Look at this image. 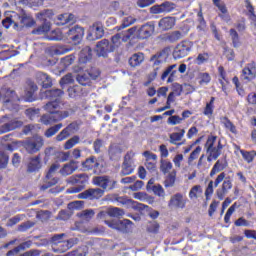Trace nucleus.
Returning <instances> with one entry per match:
<instances>
[{
	"mask_svg": "<svg viewBox=\"0 0 256 256\" xmlns=\"http://www.w3.org/2000/svg\"><path fill=\"white\" fill-rule=\"evenodd\" d=\"M61 107V101H50L44 106L45 111L49 114H44L40 118L42 125H53L58 121H63L69 117V111H59Z\"/></svg>",
	"mask_w": 256,
	"mask_h": 256,
	"instance_id": "obj_1",
	"label": "nucleus"
},
{
	"mask_svg": "<svg viewBox=\"0 0 256 256\" xmlns=\"http://www.w3.org/2000/svg\"><path fill=\"white\" fill-rule=\"evenodd\" d=\"M85 35V29L81 26H74L70 28L65 34L61 31H52L51 35L48 36L49 41H64L72 45H79Z\"/></svg>",
	"mask_w": 256,
	"mask_h": 256,
	"instance_id": "obj_2",
	"label": "nucleus"
},
{
	"mask_svg": "<svg viewBox=\"0 0 256 256\" xmlns=\"http://www.w3.org/2000/svg\"><path fill=\"white\" fill-rule=\"evenodd\" d=\"M215 143H217V136H208L204 145L206 153L208 155V163H211V161H217V159H219V157H221V154L223 153V143H221V140H218L217 146H215Z\"/></svg>",
	"mask_w": 256,
	"mask_h": 256,
	"instance_id": "obj_3",
	"label": "nucleus"
},
{
	"mask_svg": "<svg viewBox=\"0 0 256 256\" xmlns=\"http://www.w3.org/2000/svg\"><path fill=\"white\" fill-rule=\"evenodd\" d=\"M222 185L216 190V197L223 201L225 195L233 189V178L231 176H226L225 172H221L216 179L214 180V187H219V184Z\"/></svg>",
	"mask_w": 256,
	"mask_h": 256,
	"instance_id": "obj_4",
	"label": "nucleus"
},
{
	"mask_svg": "<svg viewBox=\"0 0 256 256\" xmlns=\"http://www.w3.org/2000/svg\"><path fill=\"white\" fill-rule=\"evenodd\" d=\"M53 10L46 9L41 11L40 13L37 14V18L40 21H44L40 26L37 28H34L31 31L32 35H45V33H49L51 31V22H49V19H53Z\"/></svg>",
	"mask_w": 256,
	"mask_h": 256,
	"instance_id": "obj_5",
	"label": "nucleus"
},
{
	"mask_svg": "<svg viewBox=\"0 0 256 256\" xmlns=\"http://www.w3.org/2000/svg\"><path fill=\"white\" fill-rule=\"evenodd\" d=\"M68 183H70V185H78L68 189V193H81V191L85 189V185L89 183V175L85 173L72 175L68 179Z\"/></svg>",
	"mask_w": 256,
	"mask_h": 256,
	"instance_id": "obj_6",
	"label": "nucleus"
},
{
	"mask_svg": "<svg viewBox=\"0 0 256 256\" xmlns=\"http://www.w3.org/2000/svg\"><path fill=\"white\" fill-rule=\"evenodd\" d=\"M192 49H193V42L189 40H183L176 45L172 55L174 59H183L184 57H187V55L191 53Z\"/></svg>",
	"mask_w": 256,
	"mask_h": 256,
	"instance_id": "obj_7",
	"label": "nucleus"
},
{
	"mask_svg": "<svg viewBox=\"0 0 256 256\" xmlns=\"http://www.w3.org/2000/svg\"><path fill=\"white\" fill-rule=\"evenodd\" d=\"M0 123H4L0 126V135L9 133V131H15L16 129H21L25 122L19 120V118H13L8 120H0Z\"/></svg>",
	"mask_w": 256,
	"mask_h": 256,
	"instance_id": "obj_8",
	"label": "nucleus"
},
{
	"mask_svg": "<svg viewBox=\"0 0 256 256\" xmlns=\"http://www.w3.org/2000/svg\"><path fill=\"white\" fill-rule=\"evenodd\" d=\"M43 145H45V140H43L41 137H36L23 143L24 149H26L27 153H29L30 155L41 151Z\"/></svg>",
	"mask_w": 256,
	"mask_h": 256,
	"instance_id": "obj_9",
	"label": "nucleus"
},
{
	"mask_svg": "<svg viewBox=\"0 0 256 256\" xmlns=\"http://www.w3.org/2000/svg\"><path fill=\"white\" fill-rule=\"evenodd\" d=\"M241 79L246 81L247 83H251V81H255L256 79V63L255 61H251L247 63L241 72Z\"/></svg>",
	"mask_w": 256,
	"mask_h": 256,
	"instance_id": "obj_10",
	"label": "nucleus"
},
{
	"mask_svg": "<svg viewBox=\"0 0 256 256\" xmlns=\"http://www.w3.org/2000/svg\"><path fill=\"white\" fill-rule=\"evenodd\" d=\"M105 195V191L101 188H89L78 194V199H88V201H95L101 199Z\"/></svg>",
	"mask_w": 256,
	"mask_h": 256,
	"instance_id": "obj_11",
	"label": "nucleus"
},
{
	"mask_svg": "<svg viewBox=\"0 0 256 256\" xmlns=\"http://www.w3.org/2000/svg\"><path fill=\"white\" fill-rule=\"evenodd\" d=\"M115 51V46L109 42L107 39L99 41L96 45V53L99 57H107L109 53Z\"/></svg>",
	"mask_w": 256,
	"mask_h": 256,
	"instance_id": "obj_12",
	"label": "nucleus"
},
{
	"mask_svg": "<svg viewBox=\"0 0 256 256\" xmlns=\"http://www.w3.org/2000/svg\"><path fill=\"white\" fill-rule=\"evenodd\" d=\"M21 19H23V12L21 14L17 12H11L9 17L2 20V25L5 29H9L11 25H14L15 29H19L21 26Z\"/></svg>",
	"mask_w": 256,
	"mask_h": 256,
	"instance_id": "obj_13",
	"label": "nucleus"
},
{
	"mask_svg": "<svg viewBox=\"0 0 256 256\" xmlns=\"http://www.w3.org/2000/svg\"><path fill=\"white\" fill-rule=\"evenodd\" d=\"M155 33V24L153 22H148L142 25L136 32V39H140L141 41L145 39H149L151 35Z\"/></svg>",
	"mask_w": 256,
	"mask_h": 256,
	"instance_id": "obj_14",
	"label": "nucleus"
},
{
	"mask_svg": "<svg viewBox=\"0 0 256 256\" xmlns=\"http://www.w3.org/2000/svg\"><path fill=\"white\" fill-rule=\"evenodd\" d=\"M64 236L65 234H57L52 237L53 243H57L58 241V250L60 251V253H65V251H69V249H71V247L75 245V239L73 238L61 242V239H63Z\"/></svg>",
	"mask_w": 256,
	"mask_h": 256,
	"instance_id": "obj_15",
	"label": "nucleus"
},
{
	"mask_svg": "<svg viewBox=\"0 0 256 256\" xmlns=\"http://www.w3.org/2000/svg\"><path fill=\"white\" fill-rule=\"evenodd\" d=\"M172 11H175V3L165 1L162 4L154 5L150 8V12L153 13V15H160L161 13H171Z\"/></svg>",
	"mask_w": 256,
	"mask_h": 256,
	"instance_id": "obj_16",
	"label": "nucleus"
},
{
	"mask_svg": "<svg viewBox=\"0 0 256 256\" xmlns=\"http://www.w3.org/2000/svg\"><path fill=\"white\" fill-rule=\"evenodd\" d=\"M143 157H145V167L150 173L157 171V154L151 151H144Z\"/></svg>",
	"mask_w": 256,
	"mask_h": 256,
	"instance_id": "obj_17",
	"label": "nucleus"
},
{
	"mask_svg": "<svg viewBox=\"0 0 256 256\" xmlns=\"http://www.w3.org/2000/svg\"><path fill=\"white\" fill-rule=\"evenodd\" d=\"M135 172V164L133 163V158H131V154L127 153L124 156V161L122 163V169L120 171V175L125 177L127 175H131Z\"/></svg>",
	"mask_w": 256,
	"mask_h": 256,
	"instance_id": "obj_18",
	"label": "nucleus"
},
{
	"mask_svg": "<svg viewBox=\"0 0 256 256\" xmlns=\"http://www.w3.org/2000/svg\"><path fill=\"white\" fill-rule=\"evenodd\" d=\"M212 3L220 11L218 17H220L225 23H230L231 15H229V10H227V5L223 2V0H212Z\"/></svg>",
	"mask_w": 256,
	"mask_h": 256,
	"instance_id": "obj_19",
	"label": "nucleus"
},
{
	"mask_svg": "<svg viewBox=\"0 0 256 256\" xmlns=\"http://www.w3.org/2000/svg\"><path fill=\"white\" fill-rule=\"evenodd\" d=\"M169 51L170 49L168 47L163 48L156 54H154L151 58L150 61L153 63L154 67H159L160 65H163L165 61H167V58L169 57Z\"/></svg>",
	"mask_w": 256,
	"mask_h": 256,
	"instance_id": "obj_20",
	"label": "nucleus"
},
{
	"mask_svg": "<svg viewBox=\"0 0 256 256\" xmlns=\"http://www.w3.org/2000/svg\"><path fill=\"white\" fill-rule=\"evenodd\" d=\"M125 215V211L121 208H109L108 210H101L96 218L100 220H104L108 217H123Z\"/></svg>",
	"mask_w": 256,
	"mask_h": 256,
	"instance_id": "obj_21",
	"label": "nucleus"
},
{
	"mask_svg": "<svg viewBox=\"0 0 256 256\" xmlns=\"http://www.w3.org/2000/svg\"><path fill=\"white\" fill-rule=\"evenodd\" d=\"M174 131L179 132H173L169 135V143L171 145H177V147H181V145H185V140L182 142H179L185 137V129H180L178 126L174 128Z\"/></svg>",
	"mask_w": 256,
	"mask_h": 256,
	"instance_id": "obj_22",
	"label": "nucleus"
},
{
	"mask_svg": "<svg viewBox=\"0 0 256 256\" xmlns=\"http://www.w3.org/2000/svg\"><path fill=\"white\" fill-rule=\"evenodd\" d=\"M43 162H41V155H37L29 159L27 164V173H37L41 171Z\"/></svg>",
	"mask_w": 256,
	"mask_h": 256,
	"instance_id": "obj_23",
	"label": "nucleus"
},
{
	"mask_svg": "<svg viewBox=\"0 0 256 256\" xmlns=\"http://www.w3.org/2000/svg\"><path fill=\"white\" fill-rule=\"evenodd\" d=\"M176 23L177 19L175 17L166 16L159 20L158 27L160 31H171Z\"/></svg>",
	"mask_w": 256,
	"mask_h": 256,
	"instance_id": "obj_24",
	"label": "nucleus"
},
{
	"mask_svg": "<svg viewBox=\"0 0 256 256\" xmlns=\"http://www.w3.org/2000/svg\"><path fill=\"white\" fill-rule=\"evenodd\" d=\"M227 167H229V162H227V157L218 159L210 171V174H209L210 177H215L217 173H221V171H225Z\"/></svg>",
	"mask_w": 256,
	"mask_h": 256,
	"instance_id": "obj_25",
	"label": "nucleus"
},
{
	"mask_svg": "<svg viewBox=\"0 0 256 256\" xmlns=\"http://www.w3.org/2000/svg\"><path fill=\"white\" fill-rule=\"evenodd\" d=\"M68 96L71 99H79L80 97H87L88 91L83 89V87L79 85H74L68 88Z\"/></svg>",
	"mask_w": 256,
	"mask_h": 256,
	"instance_id": "obj_26",
	"label": "nucleus"
},
{
	"mask_svg": "<svg viewBox=\"0 0 256 256\" xmlns=\"http://www.w3.org/2000/svg\"><path fill=\"white\" fill-rule=\"evenodd\" d=\"M104 223L110 227V229H115L116 231H124L127 228V225L131 223V220L124 219L121 220H105Z\"/></svg>",
	"mask_w": 256,
	"mask_h": 256,
	"instance_id": "obj_27",
	"label": "nucleus"
},
{
	"mask_svg": "<svg viewBox=\"0 0 256 256\" xmlns=\"http://www.w3.org/2000/svg\"><path fill=\"white\" fill-rule=\"evenodd\" d=\"M75 23V15L69 14V13H64L60 14L56 18V25L58 27H63V25H73Z\"/></svg>",
	"mask_w": 256,
	"mask_h": 256,
	"instance_id": "obj_28",
	"label": "nucleus"
},
{
	"mask_svg": "<svg viewBox=\"0 0 256 256\" xmlns=\"http://www.w3.org/2000/svg\"><path fill=\"white\" fill-rule=\"evenodd\" d=\"M106 172H107V161H105V158L103 156H99L98 158H96L94 162L93 173L95 175H101Z\"/></svg>",
	"mask_w": 256,
	"mask_h": 256,
	"instance_id": "obj_29",
	"label": "nucleus"
},
{
	"mask_svg": "<svg viewBox=\"0 0 256 256\" xmlns=\"http://www.w3.org/2000/svg\"><path fill=\"white\" fill-rule=\"evenodd\" d=\"M65 95V91L62 89H50L44 92L45 99H49L50 101H61V97Z\"/></svg>",
	"mask_w": 256,
	"mask_h": 256,
	"instance_id": "obj_30",
	"label": "nucleus"
},
{
	"mask_svg": "<svg viewBox=\"0 0 256 256\" xmlns=\"http://www.w3.org/2000/svg\"><path fill=\"white\" fill-rule=\"evenodd\" d=\"M93 59V50L89 46H85L79 53V64L85 65V63H89V61Z\"/></svg>",
	"mask_w": 256,
	"mask_h": 256,
	"instance_id": "obj_31",
	"label": "nucleus"
},
{
	"mask_svg": "<svg viewBox=\"0 0 256 256\" xmlns=\"http://www.w3.org/2000/svg\"><path fill=\"white\" fill-rule=\"evenodd\" d=\"M122 153L123 149L117 144H112L108 148V157L110 161H119V159H121Z\"/></svg>",
	"mask_w": 256,
	"mask_h": 256,
	"instance_id": "obj_32",
	"label": "nucleus"
},
{
	"mask_svg": "<svg viewBox=\"0 0 256 256\" xmlns=\"http://www.w3.org/2000/svg\"><path fill=\"white\" fill-rule=\"evenodd\" d=\"M75 171H77V161L71 160L69 163L63 165L59 173L62 177H67L73 175Z\"/></svg>",
	"mask_w": 256,
	"mask_h": 256,
	"instance_id": "obj_33",
	"label": "nucleus"
},
{
	"mask_svg": "<svg viewBox=\"0 0 256 256\" xmlns=\"http://www.w3.org/2000/svg\"><path fill=\"white\" fill-rule=\"evenodd\" d=\"M115 201L118 202V205H129V203H132V205H135L136 209L140 210L149 208V206L133 201L131 199H127V197L118 196L115 198Z\"/></svg>",
	"mask_w": 256,
	"mask_h": 256,
	"instance_id": "obj_34",
	"label": "nucleus"
},
{
	"mask_svg": "<svg viewBox=\"0 0 256 256\" xmlns=\"http://www.w3.org/2000/svg\"><path fill=\"white\" fill-rule=\"evenodd\" d=\"M186 201L183 199V194L176 193L169 201V206L177 207L178 209H185Z\"/></svg>",
	"mask_w": 256,
	"mask_h": 256,
	"instance_id": "obj_35",
	"label": "nucleus"
},
{
	"mask_svg": "<svg viewBox=\"0 0 256 256\" xmlns=\"http://www.w3.org/2000/svg\"><path fill=\"white\" fill-rule=\"evenodd\" d=\"M73 131H75V123H70L56 136V141H65V139L70 137Z\"/></svg>",
	"mask_w": 256,
	"mask_h": 256,
	"instance_id": "obj_36",
	"label": "nucleus"
},
{
	"mask_svg": "<svg viewBox=\"0 0 256 256\" xmlns=\"http://www.w3.org/2000/svg\"><path fill=\"white\" fill-rule=\"evenodd\" d=\"M163 39L168 41V43H177V41L183 39V32L176 30L170 33H166L164 34Z\"/></svg>",
	"mask_w": 256,
	"mask_h": 256,
	"instance_id": "obj_37",
	"label": "nucleus"
},
{
	"mask_svg": "<svg viewBox=\"0 0 256 256\" xmlns=\"http://www.w3.org/2000/svg\"><path fill=\"white\" fill-rule=\"evenodd\" d=\"M143 61H145V54H143L142 52H138L133 54L129 60L128 63L130 65V67H139V65H141V63H143Z\"/></svg>",
	"mask_w": 256,
	"mask_h": 256,
	"instance_id": "obj_38",
	"label": "nucleus"
},
{
	"mask_svg": "<svg viewBox=\"0 0 256 256\" xmlns=\"http://www.w3.org/2000/svg\"><path fill=\"white\" fill-rule=\"evenodd\" d=\"M35 23H36L35 19L29 16V14L25 13V11L22 10L20 29H23V27H34Z\"/></svg>",
	"mask_w": 256,
	"mask_h": 256,
	"instance_id": "obj_39",
	"label": "nucleus"
},
{
	"mask_svg": "<svg viewBox=\"0 0 256 256\" xmlns=\"http://www.w3.org/2000/svg\"><path fill=\"white\" fill-rule=\"evenodd\" d=\"M105 35V30H103L102 26L99 25H93L92 30L89 34V37H91L92 41H97V39H101Z\"/></svg>",
	"mask_w": 256,
	"mask_h": 256,
	"instance_id": "obj_40",
	"label": "nucleus"
},
{
	"mask_svg": "<svg viewBox=\"0 0 256 256\" xmlns=\"http://www.w3.org/2000/svg\"><path fill=\"white\" fill-rule=\"evenodd\" d=\"M38 79H40L43 89H49L53 87V80H51V76L48 74L39 72Z\"/></svg>",
	"mask_w": 256,
	"mask_h": 256,
	"instance_id": "obj_41",
	"label": "nucleus"
},
{
	"mask_svg": "<svg viewBox=\"0 0 256 256\" xmlns=\"http://www.w3.org/2000/svg\"><path fill=\"white\" fill-rule=\"evenodd\" d=\"M176 181H177V170H172L165 177L164 187H166V189H168L169 187H174Z\"/></svg>",
	"mask_w": 256,
	"mask_h": 256,
	"instance_id": "obj_42",
	"label": "nucleus"
},
{
	"mask_svg": "<svg viewBox=\"0 0 256 256\" xmlns=\"http://www.w3.org/2000/svg\"><path fill=\"white\" fill-rule=\"evenodd\" d=\"M215 111V97H211L210 101L206 103L203 110V115L205 117H213V112Z\"/></svg>",
	"mask_w": 256,
	"mask_h": 256,
	"instance_id": "obj_43",
	"label": "nucleus"
},
{
	"mask_svg": "<svg viewBox=\"0 0 256 256\" xmlns=\"http://www.w3.org/2000/svg\"><path fill=\"white\" fill-rule=\"evenodd\" d=\"M76 81L83 87H87V85H91V77L87 72L80 73L76 76Z\"/></svg>",
	"mask_w": 256,
	"mask_h": 256,
	"instance_id": "obj_44",
	"label": "nucleus"
},
{
	"mask_svg": "<svg viewBox=\"0 0 256 256\" xmlns=\"http://www.w3.org/2000/svg\"><path fill=\"white\" fill-rule=\"evenodd\" d=\"M97 157L90 156L89 158H86L85 161L82 162V168L84 171H93L95 168V161Z\"/></svg>",
	"mask_w": 256,
	"mask_h": 256,
	"instance_id": "obj_45",
	"label": "nucleus"
},
{
	"mask_svg": "<svg viewBox=\"0 0 256 256\" xmlns=\"http://www.w3.org/2000/svg\"><path fill=\"white\" fill-rule=\"evenodd\" d=\"M218 75L220 77L219 83L222 85V91H225V83H229V79H227V72L225 71V67H218Z\"/></svg>",
	"mask_w": 256,
	"mask_h": 256,
	"instance_id": "obj_46",
	"label": "nucleus"
},
{
	"mask_svg": "<svg viewBox=\"0 0 256 256\" xmlns=\"http://www.w3.org/2000/svg\"><path fill=\"white\" fill-rule=\"evenodd\" d=\"M173 169V163L169 160H160V171L163 175H167Z\"/></svg>",
	"mask_w": 256,
	"mask_h": 256,
	"instance_id": "obj_47",
	"label": "nucleus"
},
{
	"mask_svg": "<svg viewBox=\"0 0 256 256\" xmlns=\"http://www.w3.org/2000/svg\"><path fill=\"white\" fill-rule=\"evenodd\" d=\"M240 153L244 161H246V163H253V161H255V158H256L255 150H252V151L240 150Z\"/></svg>",
	"mask_w": 256,
	"mask_h": 256,
	"instance_id": "obj_48",
	"label": "nucleus"
},
{
	"mask_svg": "<svg viewBox=\"0 0 256 256\" xmlns=\"http://www.w3.org/2000/svg\"><path fill=\"white\" fill-rule=\"evenodd\" d=\"M109 176H95L92 180L93 185H96L97 187H100L102 191L105 189V185L107 183V179Z\"/></svg>",
	"mask_w": 256,
	"mask_h": 256,
	"instance_id": "obj_49",
	"label": "nucleus"
},
{
	"mask_svg": "<svg viewBox=\"0 0 256 256\" xmlns=\"http://www.w3.org/2000/svg\"><path fill=\"white\" fill-rule=\"evenodd\" d=\"M63 127V123H59L56 124L54 126H51L50 128H48L44 135L45 137H47V139L53 137L54 135H57V133H59L60 129Z\"/></svg>",
	"mask_w": 256,
	"mask_h": 256,
	"instance_id": "obj_50",
	"label": "nucleus"
},
{
	"mask_svg": "<svg viewBox=\"0 0 256 256\" xmlns=\"http://www.w3.org/2000/svg\"><path fill=\"white\" fill-rule=\"evenodd\" d=\"M230 37L232 39V45L235 49L241 47V39L239 38V33H237V30L231 28L230 31Z\"/></svg>",
	"mask_w": 256,
	"mask_h": 256,
	"instance_id": "obj_51",
	"label": "nucleus"
},
{
	"mask_svg": "<svg viewBox=\"0 0 256 256\" xmlns=\"http://www.w3.org/2000/svg\"><path fill=\"white\" fill-rule=\"evenodd\" d=\"M37 89V85L32 84L31 90L25 93V101H27V103H33V101H37V96H35V91H37Z\"/></svg>",
	"mask_w": 256,
	"mask_h": 256,
	"instance_id": "obj_52",
	"label": "nucleus"
},
{
	"mask_svg": "<svg viewBox=\"0 0 256 256\" xmlns=\"http://www.w3.org/2000/svg\"><path fill=\"white\" fill-rule=\"evenodd\" d=\"M220 121H223V125L226 129H229L231 133H237V127H235V124L231 122L229 117L227 116H222L220 117Z\"/></svg>",
	"mask_w": 256,
	"mask_h": 256,
	"instance_id": "obj_53",
	"label": "nucleus"
},
{
	"mask_svg": "<svg viewBox=\"0 0 256 256\" xmlns=\"http://www.w3.org/2000/svg\"><path fill=\"white\" fill-rule=\"evenodd\" d=\"M17 99H18V97H17V93L15 92V90L6 89L4 97H3L4 103H11V101H15Z\"/></svg>",
	"mask_w": 256,
	"mask_h": 256,
	"instance_id": "obj_54",
	"label": "nucleus"
},
{
	"mask_svg": "<svg viewBox=\"0 0 256 256\" xmlns=\"http://www.w3.org/2000/svg\"><path fill=\"white\" fill-rule=\"evenodd\" d=\"M177 67V65H171L169 66L163 73H162V76H161V79L165 80L167 79V77H170L168 78V82H171L173 81V79H171V77H173L175 75V73H177L176 70H173Z\"/></svg>",
	"mask_w": 256,
	"mask_h": 256,
	"instance_id": "obj_55",
	"label": "nucleus"
},
{
	"mask_svg": "<svg viewBox=\"0 0 256 256\" xmlns=\"http://www.w3.org/2000/svg\"><path fill=\"white\" fill-rule=\"evenodd\" d=\"M203 193V187L201 185L193 186L189 191L190 199H198L199 195Z\"/></svg>",
	"mask_w": 256,
	"mask_h": 256,
	"instance_id": "obj_56",
	"label": "nucleus"
},
{
	"mask_svg": "<svg viewBox=\"0 0 256 256\" xmlns=\"http://www.w3.org/2000/svg\"><path fill=\"white\" fill-rule=\"evenodd\" d=\"M71 157V152L56 151L55 160L58 163H65Z\"/></svg>",
	"mask_w": 256,
	"mask_h": 256,
	"instance_id": "obj_57",
	"label": "nucleus"
},
{
	"mask_svg": "<svg viewBox=\"0 0 256 256\" xmlns=\"http://www.w3.org/2000/svg\"><path fill=\"white\" fill-rule=\"evenodd\" d=\"M73 63H75V54L67 55L60 60V64L65 68L70 67Z\"/></svg>",
	"mask_w": 256,
	"mask_h": 256,
	"instance_id": "obj_58",
	"label": "nucleus"
},
{
	"mask_svg": "<svg viewBox=\"0 0 256 256\" xmlns=\"http://www.w3.org/2000/svg\"><path fill=\"white\" fill-rule=\"evenodd\" d=\"M197 21L199 25L197 26V29H200V31H203L207 27V22L205 21V18L203 17V9L200 8V10L197 13Z\"/></svg>",
	"mask_w": 256,
	"mask_h": 256,
	"instance_id": "obj_59",
	"label": "nucleus"
},
{
	"mask_svg": "<svg viewBox=\"0 0 256 256\" xmlns=\"http://www.w3.org/2000/svg\"><path fill=\"white\" fill-rule=\"evenodd\" d=\"M80 141L79 136H73L69 140H67L64 144V149L67 151L69 149H73L74 146H76Z\"/></svg>",
	"mask_w": 256,
	"mask_h": 256,
	"instance_id": "obj_60",
	"label": "nucleus"
},
{
	"mask_svg": "<svg viewBox=\"0 0 256 256\" xmlns=\"http://www.w3.org/2000/svg\"><path fill=\"white\" fill-rule=\"evenodd\" d=\"M136 21L137 20L132 16L125 17L122 21V24L119 26L118 31H120V29H127V27H131V25H133V23Z\"/></svg>",
	"mask_w": 256,
	"mask_h": 256,
	"instance_id": "obj_61",
	"label": "nucleus"
},
{
	"mask_svg": "<svg viewBox=\"0 0 256 256\" xmlns=\"http://www.w3.org/2000/svg\"><path fill=\"white\" fill-rule=\"evenodd\" d=\"M88 77H90L91 81H95L101 77V70L99 68L92 67L89 71H86Z\"/></svg>",
	"mask_w": 256,
	"mask_h": 256,
	"instance_id": "obj_62",
	"label": "nucleus"
},
{
	"mask_svg": "<svg viewBox=\"0 0 256 256\" xmlns=\"http://www.w3.org/2000/svg\"><path fill=\"white\" fill-rule=\"evenodd\" d=\"M246 9L248 11V16L251 21H253L255 27H256V15H255V8L253 7V4L251 2L247 1Z\"/></svg>",
	"mask_w": 256,
	"mask_h": 256,
	"instance_id": "obj_63",
	"label": "nucleus"
},
{
	"mask_svg": "<svg viewBox=\"0 0 256 256\" xmlns=\"http://www.w3.org/2000/svg\"><path fill=\"white\" fill-rule=\"evenodd\" d=\"M208 61H209V53H207V52L198 54V56L196 58V63L198 65H203V64L207 63Z\"/></svg>",
	"mask_w": 256,
	"mask_h": 256,
	"instance_id": "obj_64",
	"label": "nucleus"
}]
</instances>
